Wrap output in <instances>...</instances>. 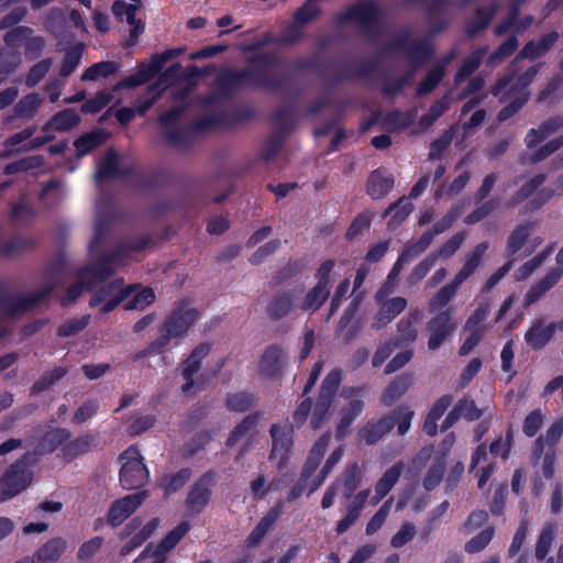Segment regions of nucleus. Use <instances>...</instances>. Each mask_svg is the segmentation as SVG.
Masks as SVG:
<instances>
[{
	"label": "nucleus",
	"mask_w": 563,
	"mask_h": 563,
	"mask_svg": "<svg viewBox=\"0 0 563 563\" xmlns=\"http://www.w3.org/2000/svg\"><path fill=\"white\" fill-rule=\"evenodd\" d=\"M67 371L64 367H55L51 371H46L42 376L33 384L31 391L33 394H40L49 389L59 379L66 375Z\"/></svg>",
	"instance_id": "51"
},
{
	"label": "nucleus",
	"mask_w": 563,
	"mask_h": 563,
	"mask_svg": "<svg viewBox=\"0 0 563 563\" xmlns=\"http://www.w3.org/2000/svg\"><path fill=\"white\" fill-rule=\"evenodd\" d=\"M71 433L64 428H56L47 431L36 446L40 454H46L55 451L60 444L69 440Z\"/></svg>",
	"instance_id": "36"
},
{
	"label": "nucleus",
	"mask_w": 563,
	"mask_h": 563,
	"mask_svg": "<svg viewBox=\"0 0 563 563\" xmlns=\"http://www.w3.org/2000/svg\"><path fill=\"white\" fill-rule=\"evenodd\" d=\"M431 234H422L419 240L408 242L400 253L397 263V269H402L411 261L420 256L431 244Z\"/></svg>",
	"instance_id": "33"
},
{
	"label": "nucleus",
	"mask_w": 563,
	"mask_h": 563,
	"mask_svg": "<svg viewBox=\"0 0 563 563\" xmlns=\"http://www.w3.org/2000/svg\"><path fill=\"white\" fill-rule=\"evenodd\" d=\"M210 347L208 344L198 345L190 356L184 362L181 375L187 380L183 385L184 393H188L194 386L192 376L199 371L201 361L209 354Z\"/></svg>",
	"instance_id": "24"
},
{
	"label": "nucleus",
	"mask_w": 563,
	"mask_h": 563,
	"mask_svg": "<svg viewBox=\"0 0 563 563\" xmlns=\"http://www.w3.org/2000/svg\"><path fill=\"white\" fill-rule=\"evenodd\" d=\"M378 5L374 2L358 3L346 11L344 21H354L365 31L375 29L378 22Z\"/></svg>",
	"instance_id": "19"
},
{
	"label": "nucleus",
	"mask_w": 563,
	"mask_h": 563,
	"mask_svg": "<svg viewBox=\"0 0 563 563\" xmlns=\"http://www.w3.org/2000/svg\"><path fill=\"white\" fill-rule=\"evenodd\" d=\"M80 122V117L74 109H65L54 114L42 128V132H67Z\"/></svg>",
	"instance_id": "27"
},
{
	"label": "nucleus",
	"mask_w": 563,
	"mask_h": 563,
	"mask_svg": "<svg viewBox=\"0 0 563 563\" xmlns=\"http://www.w3.org/2000/svg\"><path fill=\"white\" fill-rule=\"evenodd\" d=\"M299 294L296 290L278 292L267 302L265 312L271 321H280L292 316L297 309Z\"/></svg>",
	"instance_id": "13"
},
{
	"label": "nucleus",
	"mask_w": 563,
	"mask_h": 563,
	"mask_svg": "<svg viewBox=\"0 0 563 563\" xmlns=\"http://www.w3.org/2000/svg\"><path fill=\"white\" fill-rule=\"evenodd\" d=\"M214 485V475L207 473L202 475L191 486L187 499L186 506L190 514H200L209 504L211 497V488Z\"/></svg>",
	"instance_id": "14"
},
{
	"label": "nucleus",
	"mask_w": 563,
	"mask_h": 563,
	"mask_svg": "<svg viewBox=\"0 0 563 563\" xmlns=\"http://www.w3.org/2000/svg\"><path fill=\"white\" fill-rule=\"evenodd\" d=\"M22 64L21 53L8 46L0 48V84L15 73Z\"/></svg>",
	"instance_id": "35"
},
{
	"label": "nucleus",
	"mask_w": 563,
	"mask_h": 563,
	"mask_svg": "<svg viewBox=\"0 0 563 563\" xmlns=\"http://www.w3.org/2000/svg\"><path fill=\"white\" fill-rule=\"evenodd\" d=\"M31 461L32 456L26 454L4 472L0 478V503L13 498L31 484Z\"/></svg>",
	"instance_id": "5"
},
{
	"label": "nucleus",
	"mask_w": 563,
	"mask_h": 563,
	"mask_svg": "<svg viewBox=\"0 0 563 563\" xmlns=\"http://www.w3.org/2000/svg\"><path fill=\"white\" fill-rule=\"evenodd\" d=\"M488 242H482L466 254L463 267L455 275L459 280L464 283L475 273L481 264L483 255L488 250Z\"/></svg>",
	"instance_id": "34"
},
{
	"label": "nucleus",
	"mask_w": 563,
	"mask_h": 563,
	"mask_svg": "<svg viewBox=\"0 0 563 563\" xmlns=\"http://www.w3.org/2000/svg\"><path fill=\"white\" fill-rule=\"evenodd\" d=\"M145 247V242L121 244L111 255L102 257L99 262L88 265L76 273V282L68 287L67 294L62 299L63 306L74 303L85 290L92 289L96 285L107 279L115 272V266L121 264L132 252H140Z\"/></svg>",
	"instance_id": "2"
},
{
	"label": "nucleus",
	"mask_w": 563,
	"mask_h": 563,
	"mask_svg": "<svg viewBox=\"0 0 563 563\" xmlns=\"http://www.w3.org/2000/svg\"><path fill=\"white\" fill-rule=\"evenodd\" d=\"M532 230V224L527 222L517 225L508 235L506 243V255L512 257L526 244Z\"/></svg>",
	"instance_id": "37"
},
{
	"label": "nucleus",
	"mask_w": 563,
	"mask_h": 563,
	"mask_svg": "<svg viewBox=\"0 0 563 563\" xmlns=\"http://www.w3.org/2000/svg\"><path fill=\"white\" fill-rule=\"evenodd\" d=\"M556 533L558 528L554 523L548 522L543 526L534 549V556L537 560L542 561L545 559L552 548Z\"/></svg>",
	"instance_id": "42"
},
{
	"label": "nucleus",
	"mask_w": 563,
	"mask_h": 563,
	"mask_svg": "<svg viewBox=\"0 0 563 563\" xmlns=\"http://www.w3.org/2000/svg\"><path fill=\"white\" fill-rule=\"evenodd\" d=\"M454 309L446 308L432 317L426 327L428 333V347L438 350L443 342L455 331L457 323L453 320Z\"/></svg>",
	"instance_id": "9"
},
{
	"label": "nucleus",
	"mask_w": 563,
	"mask_h": 563,
	"mask_svg": "<svg viewBox=\"0 0 563 563\" xmlns=\"http://www.w3.org/2000/svg\"><path fill=\"white\" fill-rule=\"evenodd\" d=\"M147 492L128 495L115 500L108 514L109 522L117 527L121 525L146 499Z\"/></svg>",
	"instance_id": "17"
},
{
	"label": "nucleus",
	"mask_w": 563,
	"mask_h": 563,
	"mask_svg": "<svg viewBox=\"0 0 563 563\" xmlns=\"http://www.w3.org/2000/svg\"><path fill=\"white\" fill-rule=\"evenodd\" d=\"M190 476V470L183 468L170 476H165L161 481V486L164 488L165 493L169 495L180 489L189 481Z\"/></svg>",
	"instance_id": "56"
},
{
	"label": "nucleus",
	"mask_w": 563,
	"mask_h": 563,
	"mask_svg": "<svg viewBox=\"0 0 563 563\" xmlns=\"http://www.w3.org/2000/svg\"><path fill=\"white\" fill-rule=\"evenodd\" d=\"M435 255H432L430 253L411 269L410 274L407 277L408 285L413 286L420 283L428 275V273L435 266Z\"/></svg>",
	"instance_id": "55"
},
{
	"label": "nucleus",
	"mask_w": 563,
	"mask_h": 563,
	"mask_svg": "<svg viewBox=\"0 0 563 563\" xmlns=\"http://www.w3.org/2000/svg\"><path fill=\"white\" fill-rule=\"evenodd\" d=\"M558 32H551L542 36L538 42H529L525 45L520 54L515 58L508 69V74L501 78L493 89V95L500 98V101H508L499 113L500 121L509 119L515 114L528 100L526 88L533 81L538 75L541 65L529 67L525 73L517 75L516 67L520 59H536L543 56L558 41Z\"/></svg>",
	"instance_id": "1"
},
{
	"label": "nucleus",
	"mask_w": 563,
	"mask_h": 563,
	"mask_svg": "<svg viewBox=\"0 0 563 563\" xmlns=\"http://www.w3.org/2000/svg\"><path fill=\"white\" fill-rule=\"evenodd\" d=\"M450 106L449 95L442 97L440 100L434 102L429 111L420 118L419 124L422 129H427L433 124L444 112L448 111Z\"/></svg>",
	"instance_id": "53"
},
{
	"label": "nucleus",
	"mask_w": 563,
	"mask_h": 563,
	"mask_svg": "<svg viewBox=\"0 0 563 563\" xmlns=\"http://www.w3.org/2000/svg\"><path fill=\"white\" fill-rule=\"evenodd\" d=\"M331 286L318 284L306 295L299 308L303 311H317L330 296Z\"/></svg>",
	"instance_id": "40"
},
{
	"label": "nucleus",
	"mask_w": 563,
	"mask_h": 563,
	"mask_svg": "<svg viewBox=\"0 0 563 563\" xmlns=\"http://www.w3.org/2000/svg\"><path fill=\"white\" fill-rule=\"evenodd\" d=\"M362 409L363 401L360 399H353L342 408L340 423L336 429V438L341 439L345 435L346 430L354 419L361 413Z\"/></svg>",
	"instance_id": "46"
},
{
	"label": "nucleus",
	"mask_w": 563,
	"mask_h": 563,
	"mask_svg": "<svg viewBox=\"0 0 563 563\" xmlns=\"http://www.w3.org/2000/svg\"><path fill=\"white\" fill-rule=\"evenodd\" d=\"M563 271L556 267L550 271L540 282L533 284L523 298V305L530 306L540 300L561 278Z\"/></svg>",
	"instance_id": "25"
},
{
	"label": "nucleus",
	"mask_w": 563,
	"mask_h": 563,
	"mask_svg": "<svg viewBox=\"0 0 563 563\" xmlns=\"http://www.w3.org/2000/svg\"><path fill=\"white\" fill-rule=\"evenodd\" d=\"M44 102V98L37 92H30L23 96L12 108V112L3 118L4 124H12L16 120L22 122L31 121L38 113Z\"/></svg>",
	"instance_id": "15"
},
{
	"label": "nucleus",
	"mask_w": 563,
	"mask_h": 563,
	"mask_svg": "<svg viewBox=\"0 0 563 563\" xmlns=\"http://www.w3.org/2000/svg\"><path fill=\"white\" fill-rule=\"evenodd\" d=\"M404 471L402 463H396L382 475L375 485V494L371 497L369 504L377 505L396 485Z\"/></svg>",
	"instance_id": "22"
},
{
	"label": "nucleus",
	"mask_w": 563,
	"mask_h": 563,
	"mask_svg": "<svg viewBox=\"0 0 563 563\" xmlns=\"http://www.w3.org/2000/svg\"><path fill=\"white\" fill-rule=\"evenodd\" d=\"M162 68L163 66L154 56L151 64L141 66L135 74L123 79L120 85L123 87L141 86L152 79Z\"/></svg>",
	"instance_id": "38"
},
{
	"label": "nucleus",
	"mask_w": 563,
	"mask_h": 563,
	"mask_svg": "<svg viewBox=\"0 0 563 563\" xmlns=\"http://www.w3.org/2000/svg\"><path fill=\"white\" fill-rule=\"evenodd\" d=\"M555 331V322L544 317L537 318L525 333V342L534 351L541 350L553 339Z\"/></svg>",
	"instance_id": "16"
},
{
	"label": "nucleus",
	"mask_w": 563,
	"mask_h": 563,
	"mask_svg": "<svg viewBox=\"0 0 563 563\" xmlns=\"http://www.w3.org/2000/svg\"><path fill=\"white\" fill-rule=\"evenodd\" d=\"M66 541L62 538H53L40 547L33 554L34 563H55L66 551Z\"/></svg>",
	"instance_id": "29"
},
{
	"label": "nucleus",
	"mask_w": 563,
	"mask_h": 563,
	"mask_svg": "<svg viewBox=\"0 0 563 563\" xmlns=\"http://www.w3.org/2000/svg\"><path fill=\"white\" fill-rule=\"evenodd\" d=\"M272 437V451L269 459L276 462V467L283 470L288 461L292 448V429L280 424H273L269 430Z\"/></svg>",
	"instance_id": "11"
},
{
	"label": "nucleus",
	"mask_w": 563,
	"mask_h": 563,
	"mask_svg": "<svg viewBox=\"0 0 563 563\" xmlns=\"http://www.w3.org/2000/svg\"><path fill=\"white\" fill-rule=\"evenodd\" d=\"M197 318L198 311L195 308L183 306L175 309L165 320L161 334L150 344L144 355L161 353L170 340L183 338Z\"/></svg>",
	"instance_id": "4"
},
{
	"label": "nucleus",
	"mask_w": 563,
	"mask_h": 563,
	"mask_svg": "<svg viewBox=\"0 0 563 563\" xmlns=\"http://www.w3.org/2000/svg\"><path fill=\"white\" fill-rule=\"evenodd\" d=\"M84 45L77 44L66 52L59 74L62 77L69 76L79 65Z\"/></svg>",
	"instance_id": "58"
},
{
	"label": "nucleus",
	"mask_w": 563,
	"mask_h": 563,
	"mask_svg": "<svg viewBox=\"0 0 563 563\" xmlns=\"http://www.w3.org/2000/svg\"><path fill=\"white\" fill-rule=\"evenodd\" d=\"M514 16V4H511L509 16L500 23L495 32L497 35H504L509 30H514L516 33H521L525 30H527L532 23H533V16L527 15L522 20L518 21L517 16L515 19H511Z\"/></svg>",
	"instance_id": "52"
},
{
	"label": "nucleus",
	"mask_w": 563,
	"mask_h": 563,
	"mask_svg": "<svg viewBox=\"0 0 563 563\" xmlns=\"http://www.w3.org/2000/svg\"><path fill=\"white\" fill-rule=\"evenodd\" d=\"M132 292V288L124 287L123 279L117 278L95 292L89 305L92 308L102 305L101 312L108 313L130 298Z\"/></svg>",
	"instance_id": "10"
},
{
	"label": "nucleus",
	"mask_w": 563,
	"mask_h": 563,
	"mask_svg": "<svg viewBox=\"0 0 563 563\" xmlns=\"http://www.w3.org/2000/svg\"><path fill=\"white\" fill-rule=\"evenodd\" d=\"M563 130V118L554 117L544 121L538 129H531L525 139L528 148H533L545 139Z\"/></svg>",
	"instance_id": "23"
},
{
	"label": "nucleus",
	"mask_w": 563,
	"mask_h": 563,
	"mask_svg": "<svg viewBox=\"0 0 563 563\" xmlns=\"http://www.w3.org/2000/svg\"><path fill=\"white\" fill-rule=\"evenodd\" d=\"M465 238L466 234L464 232H459L450 238L437 252H432L431 254L435 255V261L439 258L446 260L456 253Z\"/></svg>",
	"instance_id": "63"
},
{
	"label": "nucleus",
	"mask_w": 563,
	"mask_h": 563,
	"mask_svg": "<svg viewBox=\"0 0 563 563\" xmlns=\"http://www.w3.org/2000/svg\"><path fill=\"white\" fill-rule=\"evenodd\" d=\"M59 283L58 277H53L36 291L5 298L1 305L2 313L8 317H14L35 307L41 303Z\"/></svg>",
	"instance_id": "7"
},
{
	"label": "nucleus",
	"mask_w": 563,
	"mask_h": 563,
	"mask_svg": "<svg viewBox=\"0 0 563 563\" xmlns=\"http://www.w3.org/2000/svg\"><path fill=\"white\" fill-rule=\"evenodd\" d=\"M487 54V48L482 47L475 49L471 53L462 63L455 75V85L464 81L468 76H471L481 65L482 59Z\"/></svg>",
	"instance_id": "44"
},
{
	"label": "nucleus",
	"mask_w": 563,
	"mask_h": 563,
	"mask_svg": "<svg viewBox=\"0 0 563 563\" xmlns=\"http://www.w3.org/2000/svg\"><path fill=\"white\" fill-rule=\"evenodd\" d=\"M397 48L405 54L413 68L412 71L420 67L432 53L428 40L410 41L407 37H401L397 43Z\"/></svg>",
	"instance_id": "18"
},
{
	"label": "nucleus",
	"mask_w": 563,
	"mask_h": 563,
	"mask_svg": "<svg viewBox=\"0 0 563 563\" xmlns=\"http://www.w3.org/2000/svg\"><path fill=\"white\" fill-rule=\"evenodd\" d=\"M445 470V461L439 459L432 463L423 478V487L427 490L434 489L442 481Z\"/></svg>",
	"instance_id": "59"
},
{
	"label": "nucleus",
	"mask_w": 563,
	"mask_h": 563,
	"mask_svg": "<svg viewBox=\"0 0 563 563\" xmlns=\"http://www.w3.org/2000/svg\"><path fill=\"white\" fill-rule=\"evenodd\" d=\"M494 528L488 527L485 530L481 531L478 534L473 537L465 543L464 550L467 553H478L483 551L492 541L494 537Z\"/></svg>",
	"instance_id": "60"
},
{
	"label": "nucleus",
	"mask_w": 563,
	"mask_h": 563,
	"mask_svg": "<svg viewBox=\"0 0 563 563\" xmlns=\"http://www.w3.org/2000/svg\"><path fill=\"white\" fill-rule=\"evenodd\" d=\"M97 434L85 433L66 443L63 448V454L67 460L71 461L82 454L88 453L92 448L97 445Z\"/></svg>",
	"instance_id": "31"
},
{
	"label": "nucleus",
	"mask_w": 563,
	"mask_h": 563,
	"mask_svg": "<svg viewBox=\"0 0 563 563\" xmlns=\"http://www.w3.org/2000/svg\"><path fill=\"white\" fill-rule=\"evenodd\" d=\"M413 376L410 373H405L396 377L384 390L382 401L386 406L393 405L397 401L412 385Z\"/></svg>",
	"instance_id": "32"
},
{
	"label": "nucleus",
	"mask_w": 563,
	"mask_h": 563,
	"mask_svg": "<svg viewBox=\"0 0 563 563\" xmlns=\"http://www.w3.org/2000/svg\"><path fill=\"white\" fill-rule=\"evenodd\" d=\"M413 205L409 198H401L397 202L391 203L385 211V217L390 216L388 227L396 229L412 212Z\"/></svg>",
	"instance_id": "43"
},
{
	"label": "nucleus",
	"mask_w": 563,
	"mask_h": 563,
	"mask_svg": "<svg viewBox=\"0 0 563 563\" xmlns=\"http://www.w3.org/2000/svg\"><path fill=\"white\" fill-rule=\"evenodd\" d=\"M184 111V107H175L159 118L164 137L173 146H185L190 140L191 129L183 117Z\"/></svg>",
	"instance_id": "8"
},
{
	"label": "nucleus",
	"mask_w": 563,
	"mask_h": 563,
	"mask_svg": "<svg viewBox=\"0 0 563 563\" xmlns=\"http://www.w3.org/2000/svg\"><path fill=\"white\" fill-rule=\"evenodd\" d=\"M378 302L379 309L371 324L372 329L376 331L390 323L407 307V300L404 297L385 298Z\"/></svg>",
	"instance_id": "20"
},
{
	"label": "nucleus",
	"mask_w": 563,
	"mask_h": 563,
	"mask_svg": "<svg viewBox=\"0 0 563 563\" xmlns=\"http://www.w3.org/2000/svg\"><path fill=\"white\" fill-rule=\"evenodd\" d=\"M331 435L330 433L322 434L319 440L311 448L308 459L305 463V466L301 472V481L306 482L317 470L319 466L324 452L328 449L330 443Z\"/></svg>",
	"instance_id": "30"
},
{
	"label": "nucleus",
	"mask_w": 563,
	"mask_h": 563,
	"mask_svg": "<svg viewBox=\"0 0 563 563\" xmlns=\"http://www.w3.org/2000/svg\"><path fill=\"white\" fill-rule=\"evenodd\" d=\"M462 285L463 282L459 280V278L454 276L450 283L440 287L429 299L428 311L430 313L443 311L442 309L455 299Z\"/></svg>",
	"instance_id": "21"
},
{
	"label": "nucleus",
	"mask_w": 563,
	"mask_h": 563,
	"mask_svg": "<svg viewBox=\"0 0 563 563\" xmlns=\"http://www.w3.org/2000/svg\"><path fill=\"white\" fill-rule=\"evenodd\" d=\"M362 483V471L357 463L351 464L343 473V496L352 498L354 492Z\"/></svg>",
	"instance_id": "50"
},
{
	"label": "nucleus",
	"mask_w": 563,
	"mask_h": 563,
	"mask_svg": "<svg viewBox=\"0 0 563 563\" xmlns=\"http://www.w3.org/2000/svg\"><path fill=\"white\" fill-rule=\"evenodd\" d=\"M563 146V134L554 140L549 141L544 145H542L540 148L534 151L530 157L527 158V162L529 163H538L545 158H548L550 155H552L554 152L560 150Z\"/></svg>",
	"instance_id": "64"
},
{
	"label": "nucleus",
	"mask_w": 563,
	"mask_h": 563,
	"mask_svg": "<svg viewBox=\"0 0 563 563\" xmlns=\"http://www.w3.org/2000/svg\"><path fill=\"white\" fill-rule=\"evenodd\" d=\"M444 76V65H435L426 76L423 81L419 85L417 93L419 96L431 92L441 81Z\"/></svg>",
	"instance_id": "61"
},
{
	"label": "nucleus",
	"mask_w": 563,
	"mask_h": 563,
	"mask_svg": "<svg viewBox=\"0 0 563 563\" xmlns=\"http://www.w3.org/2000/svg\"><path fill=\"white\" fill-rule=\"evenodd\" d=\"M106 140V134L102 131H92L78 137L74 146L77 152V156L81 157L90 153L93 148L101 145Z\"/></svg>",
	"instance_id": "49"
},
{
	"label": "nucleus",
	"mask_w": 563,
	"mask_h": 563,
	"mask_svg": "<svg viewBox=\"0 0 563 563\" xmlns=\"http://www.w3.org/2000/svg\"><path fill=\"white\" fill-rule=\"evenodd\" d=\"M498 7H499V3L496 2L492 5L489 11H486L484 9H478L476 12V15L467 24V33L471 36H474L479 31L485 29L488 25L490 19L495 14V12L497 11Z\"/></svg>",
	"instance_id": "54"
},
{
	"label": "nucleus",
	"mask_w": 563,
	"mask_h": 563,
	"mask_svg": "<svg viewBox=\"0 0 563 563\" xmlns=\"http://www.w3.org/2000/svg\"><path fill=\"white\" fill-rule=\"evenodd\" d=\"M419 318V313H410L407 318H402L397 323L398 336L396 339L397 345H407L416 341L418 331L415 328V321Z\"/></svg>",
	"instance_id": "45"
},
{
	"label": "nucleus",
	"mask_w": 563,
	"mask_h": 563,
	"mask_svg": "<svg viewBox=\"0 0 563 563\" xmlns=\"http://www.w3.org/2000/svg\"><path fill=\"white\" fill-rule=\"evenodd\" d=\"M342 380V371L339 368L332 369L321 385L319 397L332 401V398Z\"/></svg>",
	"instance_id": "62"
},
{
	"label": "nucleus",
	"mask_w": 563,
	"mask_h": 563,
	"mask_svg": "<svg viewBox=\"0 0 563 563\" xmlns=\"http://www.w3.org/2000/svg\"><path fill=\"white\" fill-rule=\"evenodd\" d=\"M122 462L120 470V483L125 489L142 487L148 481V471L139 450L130 446L120 454Z\"/></svg>",
	"instance_id": "6"
},
{
	"label": "nucleus",
	"mask_w": 563,
	"mask_h": 563,
	"mask_svg": "<svg viewBox=\"0 0 563 563\" xmlns=\"http://www.w3.org/2000/svg\"><path fill=\"white\" fill-rule=\"evenodd\" d=\"M125 288H132L133 292L124 302L126 310H143L155 300V295L151 288H140L139 285H130Z\"/></svg>",
	"instance_id": "39"
},
{
	"label": "nucleus",
	"mask_w": 563,
	"mask_h": 563,
	"mask_svg": "<svg viewBox=\"0 0 563 563\" xmlns=\"http://www.w3.org/2000/svg\"><path fill=\"white\" fill-rule=\"evenodd\" d=\"M190 523L187 521L180 522L173 529L161 542L154 548L156 552L166 556V554L176 547V544L188 533Z\"/></svg>",
	"instance_id": "48"
},
{
	"label": "nucleus",
	"mask_w": 563,
	"mask_h": 563,
	"mask_svg": "<svg viewBox=\"0 0 563 563\" xmlns=\"http://www.w3.org/2000/svg\"><path fill=\"white\" fill-rule=\"evenodd\" d=\"M120 174L119 154L113 150H109L98 165L96 180L100 183L103 179L113 178Z\"/></svg>",
	"instance_id": "41"
},
{
	"label": "nucleus",
	"mask_w": 563,
	"mask_h": 563,
	"mask_svg": "<svg viewBox=\"0 0 563 563\" xmlns=\"http://www.w3.org/2000/svg\"><path fill=\"white\" fill-rule=\"evenodd\" d=\"M413 417L415 411L408 406H399L379 420L367 422L360 431V437L367 445H373L382 440L395 426H397L398 434L404 435L409 431Z\"/></svg>",
	"instance_id": "3"
},
{
	"label": "nucleus",
	"mask_w": 563,
	"mask_h": 563,
	"mask_svg": "<svg viewBox=\"0 0 563 563\" xmlns=\"http://www.w3.org/2000/svg\"><path fill=\"white\" fill-rule=\"evenodd\" d=\"M287 364V351L280 345H269L264 350L258 361V372L261 375L272 379L279 378Z\"/></svg>",
	"instance_id": "12"
},
{
	"label": "nucleus",
	"mask_w": 563,
	"mask_h": 563,
	"mask_svg": "<svg viewBox=\"0 0 563 563\" xmlns=\"http://www.w3.org/2000/svg\"><path fill=\"white\" fill-rule=\"evenodd\" d=\"M394 177L385 169L374 170L367 180V194L373 199H382L394 186Z\"/></svg>",
	"instance_id": "28"
},
{
	"label": "nucleus",
	"mask_w": 563,
	"mask_h": 563,
	"mask_svg": "<svg viewBox=\"0 0 563 563\" xmlns=\"http://www.w3.org/2000/svg\"><path fill=\"white\" fill-rule=\"evenodd\" d=\"M545 180L547 176L544 174H538L533 176L517 190V192L511 197L509 205L515 207L532 195H537L539 192L538 189L544 184Z\"/></svg>",
	"instance_id": "47"
},
{
	"label": "nucleus",
	"mask_w": 563,
	"mask_h": 563,
	"mask_svg": "<svg viewBox=\"0 0 563 563\" xmlns=\"http://www.w3.org/2000/svg\"><path fill=\"white\" fill-rule=\"evenodd\" d=\"M284 505L282 501H278L256 525V527L252 530V532L247 537V545L256 547L261 543L263 538L269 531L272 526L276 522L279 516L283 512Z\"/></svg>",
	"instance_id": "26"
},
{
	"label": "nucleus",
	"mask_w": 563,
	"mask_h": 563,
	"mask_svg": "<svg viewBox=\"0 0 563 563\" xmlns=\"http://www.w3.org/2000/svg\"><path fill=\"white\" fill-rule=\"evenodd\" d=\"M393 501V497L388 498L375 512V515L369 519L365 529V533L367 536L376 533L383 527L384 522L386 521V518L389 515Z\"/></svg>",
	"instance_id": "57"
}]
</instances>
